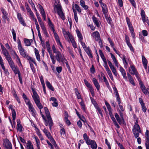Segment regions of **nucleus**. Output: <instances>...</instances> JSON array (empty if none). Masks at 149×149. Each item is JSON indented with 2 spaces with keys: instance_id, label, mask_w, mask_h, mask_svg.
<instances>
[{
  "instance_id": "51",
  "label": "nucleus",
  "mask_w": 149,
  "mask_h": 149,
  "mask_svg": "<svg viewBox=\"0 0 149 149\" xmlns=\"http://www.w3.org/2000/svg\"><path fill=\"white\" fill-rule=\"evenodd\" d=\"M71 41L72 45L74 48H76L77 47V45L75 41H74L73 38L72 39L70 40Z\"/></svg>"
},
{
  "instance_id": "55",
  "label": "nucleus",
  "mask_w": 149,
  "mask_h": 149,
  "mask_svg": "<svg viewBox=\"0 0 149 149\" xmlns=\"http://www.w3.org/2000/svg\"><path fill=\"white\" fill-rule=\"evenodd\" d=\"M97 109L98 113L100 114L101 116L102 117H103V115L102 113V111L101 110L100 108L98 107H96Z\"/></svg>"
},
{
  "instance_id": "60",
  "label": "nucleus",
  "mask_w": 149,
  "mask_h": 149,
  "mask_svg": "<svg viewBox=\"0 0 149 149\" xmlns=\"http://www.w3.org/2000/svg\"><path fill=\"white\" fill-rule=\"evenodd\" d=\"M23 127L22 125H17V130L20 132H22Z\"/></svg>"
},
{
  "instance_id": "15",
  "label": "nucleus",
  "mask_w": 149,
  "mask_h": 149,
  "mask_svg": "<svg viewBox=\"0 0 149 149\" xmlns=\"http://www.w3.org/2000/svg\"><path fill=\"white\" fill-rule=\"evenodd\" d=\"M93 82L98 91L100 89V85L97 79L93 78L92 79Z\"/></svg>"
},
{
  "instance_id": "48",
  "label": "nucleus",
  "mask_w": 149,
  "mask_h": 149,
  "mask_svg": "<svg viewBox=\"0 0 149 149\" xmlns=\"http://www.w3.org/2000/svg\"><path fill=\"white\" fill-rule=\"evenodd\" d=\"M51 142L52 143L53 145L56 148V147H57V145L55 141L53 138V137L51 139H50Z\"/></svg>"
},
{
  "instance_id": "38",
  "label": "nucleus",
  "mask_w": 149,
  "mask_h": 149,
  "mask_svg": "<svg viewBox=\"0 0 149 149\" xmlns=\"http://www.w3.org/2000/svg\"><path fill=\"white\" fill-rule=\"evenodd\" d=\"M61 137L63 138L65 136V130L64 128H62L60 131Z\"/></svg>"
},
{
  "instance_id": "42",
  "label": "nucleus",
  "mask_w": 149,
  "mask_h": 149,
  "mask_svg": "<svg viewBox=\"0 0 149 149\" xmlns=\"http://www.w3.org/2000/svg\"><path fill=\"white\" fill-rule=\"evenodd\" d=\"M24 41L26 46H29L31 45V43L29 40L25 38L24 39Z\"/></svg>"
},
{
  "instance_id": "39",
  "label": "nucleus",
  "mask_w": 149,
  "mask_h": 149,
  "mask_svg": "<svg viewBox=\"0 0 149 149\" xmlns=\"http://www.w3.org/2000/svg\"><path fill=\"white\" fill-rule=\"evenodd\" d=\"M36 133L38 135V137L41 141H42L44 140L43 137L41 133L40 132L39 130H38Z\"/></svg>"
},
{
  "instance_id": "24",
  "label": "nucleus",
  "mask_w": 149,
  "mask_h": 149,
  "mask_svg": "<svg viewBox=\"0 0 149 149\" xmlns=\"http://www.w3.org/2000/svg\"><path fill=\"white\" fill-rule=\"evenodd\" d=\"M43 131L49 139H51L52 137L49 132L46 128H45Z\"/></svg>"
},
{
  "instance_id": "46",
  "label": "nucleus",
  "mask_w": 149,
  "mask_h": 149,
  "mask_svg": "<svg viewBox=\"0 0 149 149\" xmlns=\"http://www.w3.org/2000/svg\"><path fill=\"white\" fill-rule=\"evenodd\" d=\"M63 34L64 36H65V35H67L70 39V40L73 38L72 36L69 32H65V33H64Z\"/></svg>"
},
{
  "instance_id": "12",
  "label": "nucleus",
  "mask_w": 149,
  "mask_h": 149,
  "mask_svg": "<svg viewBox=\"0 0 149 149\" xmlns=\"http://www.w3.org/2000/svg\"><path fill=\"white\" fill-rule=\"evenodd\" d=\"M89 143L87 144L88 145H91V148L92 149H97V145L95 141L91 140Z\"/></svg>"
},
{
  "instance_id": "64",
  "label": "nucleus",
  "mask_w": 149,
  "mask_h": 149,
  "mask_svg": "<svg viewBox=\"0 0 149 149\" xmlns=\"http://www.w3.org/2000/svg\"><path fill=\"white\" fill-rule=\"evenodd\" d=\"M99 52L100 56L101 57V58L102 59H103L105 57L102 50H99Z\"/></svg>"
},
{
  "instance_id": "40",
  "label": "nucleus",
  "mask_w": 149,
  "mask_h": 149,
  "mask_svg": "<svg viewBox=\"0 0 149 149\" xmlns=\"http://www.w3.org/2000/svg\"><path fill=\"white\" fill-rule=\"evenodd\" d=\"M22 97L23 98L26 104L30 102L29 99L27 98L26 95L24 93H23L22 95Z\"/></svg>"
},
{
  "instance_id": "63",
  "label": "nucleus",
  "mask_w": 149,
  "mask_h": 149,
  "mask_svg": "<svg viewBox=\"0 0 149 149\" xmlns=\"http://www.w3.org/2000/svg\"><path fill=\"white\" fill-rule=\"evenodd\" d=\"M50 58L51 59L52 62L53 64H54L56 62V60L54 57V56L53 55L50 56Z\"/></svg>"
},
{
  "instance_id": "49",
  "label": "nucleus",
  "mask_w": 149,
  "mask_h": 149,
  "mask_svg": "<svg viewBox=\"0 0 149 149\" xmlns=\"http://www.w3.org/2000/svg\"><path fill=\"white\" fill-rule=\"evenodd\" d=\"M51 142L52 143L53 145L56 148V147H57V145L55 141L53 138V137L51 139H50Z\"/></svg>"
},
{
  "instance_id": "43",
  "label": "nucleus",
  "mask_w": 149,
  "mask_h": 149,
  "mask_svg": "<svg viewBox=\"0 0 149 149\" xmlns=\"http://www.w3.org/2000/svg\"><path fill=\"white\" fill-rule=\"evenodd\" d=\"M145 134L146 136V141H149V131L148 130H146Z\"/></svg>"
},
{
  "instance_id": "36",
  "label": "nucleus",
  "mask_w": 149,
  "mask_h": 149,
  "mask_svg": "<svg viewBox=\"0 0 149 149\" xmlns=\"http://www.w3.org/2000/svg\"><path fill=\"white\" fill-rule=\"evenodd\" d=\"M68 114L65 115V122L68 125H69L71 124V122L68 119Z\"/></svg>"
},
{
  "instance_id": "7",
  "label": "nucleus",
  "mask_w": 149,
  "mask_h": 149,
  "mask_svg": "<svg viewBox=\"0 0 149 149\" xmlns=\"http://www.w3.org/2000/svg\"><path fill=\"white\" fill-rule=\"evenodd\" d=\"M26 104L28 107L29 111L31 112L32 115L35 117L36 115V111L31 102H29Z\"/></svg>"
},
{
  "instance_id": "8",
  "label": "nucleus",
  "mask_w": 149,
  "mask_h": 149,
  "mask_svg": "<svg viewBox=\"0 0 149 149\" xmlns=\"http://www.w3.org/2000/svg\"><path fill=\"white\" fill-rule=\"evenodd\" d=\"M130 72L132 74L135 75L136 77L137 78L138 80L139 79L138 74L136 71L135 67L132 65H131L129 69Z\"/></svg>"
},
{
  "instance_id": "35",
  "label": "nucleus",
  "mask_w": 149,
  "mask_h": 149,
  "mask_svg": "<svg viewBox=\"0 0 149 149\" xmlns=\"http://www.w3.org/2000/svg\"><path fill=\"white\" fill-rule=\"evenodd\" d=\"M44 109L47 118H48L49 117H51L50 115V112L47 108V107H45L44 108Z\"/></svg>"
},
{
  "instance_id": "11",
  "label": "nucleus",
  "mask_w": 149,
  "mask_h": 149,
  "mask_svg": "<svg viewBox=\"0 0 149 149\" xmlns=\"http://www.w3.org/2000/svg\"><path fill=\"white\" fill-rule=\"evenodd\" d=\"M17 17L19 21V22L24 26H26V24L22 17L21 14L20 13H18L17 14Z\"/></svg>"
},
{
  "instance_id": "59",
  "label": "nucleus",
  "mask_w": 149,
  "mask_h": 149,
  "mask_svg": "<svg viewBox=\"0 0 149 149\" xmlns=\"http://www.w3.org/2000/svg\"><path fill=\"white\" fill-rule=\"evenodd\" d=\"M127 46H128V47H129L130 50L134 52V49L133 48V47L132 46V45L130 43V42H129L127 44Z\"/></svg>"
},
{
  "instance_id": "54",
  "label": "nucleus",
  "mask_w": 149,
  "mask_h": 149,
  "mask_svg": "<svg viewBox=\"0 0 149 149\" xmlns=\"http://www.w3.org/2000/svg\"><path fill=\"white\" fill-rule=\"evenodd\" d=\"M74 7L76 9L78 12H79V13L81 12V10L79 6L77 4H75L74 5Z\"/></svg>"
},
{
  "instance_id": "34",
  "label": "nucleus",
  "mask_w": 149,
  "mask_h": 149,
  "mask_svg": "<svg viewBox=\"0 0 149 149\" xmlns=\"http://www.w3.org/2000/svg\"><path fill=\"white\" fill-rule=\"evenodd\" d=\"M76 32L77 36L79 38V41L82 40V36L80 32L78 30H77L76 31Z\"/></svg>"
},
{
  "instance_id": "4",
  "label": "nucleus",
  "mask_w": 149,
  "mask_h": 149,
  "mask_svg": "<svg viewBox=\"0 0 149 149\" xmlns=\"http://www.w3.org/2000/svg\"><path fill=\"white\" fill-rule=\"evenodd\" d=\"M18 48L20 54L24 57H26L27 54L24 49L22 47L21 43V41L19 39L17 40Z\"/></svg>"
},
{
  "instance_id": "47",
  "label": "nucleus",
  "mask_w": 149,
  "mask_h": 149,
  "mask_svg": "<svg viewBox=\"0 0 149 149\" xmlns=\"http://www.w3.org/2000/svg\"><path fill=\"white\" fill-rule=\"evenodd\" d=\"M81 100V101L80 103V105L81 106L82 110L84 111H85V106L84 103L83 102L82 99Z\"/></svg>"
},
{
  "instance_id": "14",
  "label": "nucleus",
  "mask_w": 149,
  "mask_h": 149,
  "mask_svg": "<svg viewBox=\"0 0 149 149\" xmlns=\"http://www.w3.org/2000/svg\"><path fill=\"white\" fill-rule=\"evenodd\" d=\"M92 36L96 41H97L99 40L100 39V34L97 31H96L93 33L92 35Z\"/></svg>"
},
{
  "instance_id": "31",
  "label": "nucleus",
  "mask_w": 149,
  "mask_h": 149,
  "mask_svg": "<svg viewBox=\"0 0 149 149\" xmlns=\"http://www.w3.org/2000/svg\"><path fill=\"white\" fill-rule=\"evenodd\" d=\"M83 138L84 140L85 141L86 144L89 143V142L91 140L89 139L88 136L86 133H85L83 134Z\"/></svg>"
},
{
  "instance_id": "45",
  "label": "nucleus",
  "mask_w": 149,
  "mask_h": 149,
  "mask_svg": "<svg viewBox=\"0 0 149 149\" xmlns=\"http://www.w3.org/2000/svg\"><path fill=\"white\" fill-rule=\"evenodd\" d=\"M14 53L15 54V55L16 56V61L18 63H19L20 65H22V64L21 63V62L20 61V58L17 54H16L15 51L14 52Z\"/></svg>"
},
{
  "instance_id": "52",
  "label": "nucleus",
  "mask_w": 149,
  "mask_h": 149,
  "mask_svg": "<svg viewBox=\"0 0 149 149\" xmlns=\"http://www.w3.org/2000/svg\"><path fill=\"white\" fill-rule=\"evenodd\" d=\"M105 103L108 110V111H109L111 110V107L107 101L105 102Z\"/></svg>"
},
{
  "instance_id": "37",
  "label": "nucleus",
  "mask_w": 149,
  "mask_h": 149,
  "mask_svg": "<svg viewBox=\"0 0 149 149\" xmlns=\"http://www.w3.org/2000/svg\"><path fill=\"white\" fill-rule=\"evenodd\" d=\"M27 149H34L33 145L31 142L29 141L26 146Z\"/></svg>"
},
{
  "instance_id": "5",
  "label": "nucleus",
  "mask_w": 149,
  "mask_h": 149,
  "mask_svg": "<svg viewBox=\"0 0 149 149\" xmlns=\"http://www.w3.org/2000/svg\"><path fill=\"white\" fill-rule=\"evenodd\" d=\"M126 20L131 35L132 37L134 38H135V36L134 35V29L133 27L132 24L130 22V19L128 17H126Z\"/></svg>"
},
{
  "instance_id": "6",
  "label": "nucleus",
  "mask_w": 149,
  "mask_h": 149,
  "mask_svg": "<svg viewBox=\"0 0 149 149\" xmlns=\"http://www.w3.org/2000/svg\"><path fill=\"white\" fill-rule=\"evenodd\" d=\"M55 57L57 61L59 63L61 62L63 63L66 59L65 58L64 55H62L60 52H58L56 54Z\"/></svg>"
},
{
  "instance_id": "16",
  "label": "nucleus",
  "mask_w": 149,
  "mask_h": 149,
  "mask_svg": "<svg viewBox=\"0 0 149 149\" xmlns=\"http://www.w3.org/2000/svg\"><path fill=\"white\" fill-rule=\"evenodd\" d=\"M92 19L94 24L97 27H99L100 26V23L99 20L97 18L94 16L93 17Z\"/></svg>"
},
{
  "instance_id": "28",
  "label": "nucleus",
  "mask_w": 149,
  "mask_h": 149,
  "mask_svg": "<svg viewBox=\"0 0 149 149\" xmlns=\"http://www.w3.org/2000/svg\"><path fill=\"white\" fill-rule=\"evenodd\" d=\"M1 10L3 15L2 16L3 18L4 19H6L7 18V13L5 10L3 8H1Z\"/></svg>"
},
{
  "instance_id": "26",
  "label": "nucleus",
  "mask_w": 149,
  "mask_h": 149,
  "mask_svg": "<svg viewBox=\"0 0 149 149\" xmlns=\"http://www.w3.org/2000/svg\"><path fill=\"white\" fill-rule=\"evenodd\" d=\"M2 51L3 55L5 56L6 57V59L8 58V57L9 58L10 57L8 52L6 48L2 50Z\"/></svg>"
},
{
  "instance_id": "18",
  "label": "nucleus",
  "mask_w": 149,
  "mask_h": 149,
  "mask_svg": "<svg viewBox=\"0 0 149 149\" xmlns=\"http://www.w3.org/2000/svg\"><path fill=\"white\" fill-rule=\"evenodd\" d=\"M120 71L122 75L125 79H127V77L126 72L124 69L121 67H120Z\"/></svg>"
},
{
  "instance_id": "41",
  "label": "nucleus",
  "mask_w": 149,
  "mask_h": 149,
  "mask_svg": "<svg viewBox=\"0 0 149 149\" xmlns=\"http://www.w3.org/2000/svg\"><path fill=\"white\" fill-rule=\"evenodd\" d=\"M48 24L52 30H53V29H54V26L53 24L52 23L51 21L49 18H48Z\"/></svg>"
},
{
  "instance_id": "29",
  "label": "nucleus",
  "mask_w": 149,
  "mask_h": 149,
  "mask_svg": "<svg viewBox=\"0 0 149 149\" xmlns=\"http://www.w3.org/2000/svg\"><path fill=\"white\" fill-rule=\"evenodd\" d=\"M122 60L125 68H127L128 65V63L126 59V56L125 55H123Z\"/></svg>"
},
{
  "instance_id": "17",
  "label": "nucleus",
  "mask_w": 149,
  "mask_h": 149,
  "mask_svg": "<svg viewBox=\"0 0 149 149\" xmlns=\"http://www.w3.org/2000/svg\"><path fill=\"white\" fill-rule=\"evenodd\" d=\"M142 61L144 68L146 69L147 68L148 61L144 56H142Z\"/></svg>"
},
{
  "instance_id": "32",
  "label": "nucleus",
  "mask_w": 149,
  "mask_h": 149,
  "mask_svg": "<svg viewBox=\"0 0 149 149\" xmlns=\"http://www.w3.org/2000/svg\"><path fill=\"white\" fill-rule=\"evenodd\" d=\"M84 83L86 86L89 88V90L93 88L92 86L86 79H84Z\"/></svg>"
},
{
  "instance_id": "50",
  "label": "nucleus",
  "mask_w": 149,
  "mask_h": 149,
  "mask_svg": "<svg viewBox=\"0 0 149 149\" xmlns=\"http://www.w3.org/2000/svg\"><path fill=\"white\" fill-rule=\"evenodd\" d=\"M1 66L3 70H4L5 73L7 74H8L9 73L8 72V70L5 69V68L4 65V64L1 65Z\"/></svg>"
},
{
  "instance_id": "33",
  "label": "nucleus",
  "mask_w": 149,
  "mask_h": 149,
  "mask_svg": "<svg viewBox=\"0 0 149 149\" xmlns=\"http://www.w3.org/2000/svg\"><path fill=\"white\" fill-rule=\"evenodd\" d=\"M111 120H112L115 126L117 127L118 128H120V126L118 124L117 122L116 121V120L113 117L111 118Z\"/></svg>"
},
{
  "instance_id": "19",
  "label": "nucleus",
  "mask_w": 149,
  "mask_h": 149,
  "mask_svg": "<svg viewBox=\"0 0 149 149\" xmlns=\"http://www.w3.org/2000/svg\"><path fill=\"white\" fill-rule=\"evenodd\" d=\"M47 121H48V124L49 125V127L50 130H51L52 127L53 125V123L51 117H49L47 118Z\"/></svg>"
},
{
  "instance_id": "9",
  "label": "nucleus",
  "mask_w": 149,
  "mask_h": 149,
  "mask_svg": "<svg viewBox=\"0 0 149 149\" xmlns=\"http://www.w3.org/2000/svg\"><path fill=\"white\" fill-rule=\"evenodd\" d=\"M107 61L108 62L110 68V69L111 70L112 72L116 76H117V72L115 68L114 67V66L112 64L111 62L109 60H108Z\"/></svg>"
},
{
  "instance_id": "53",
  "label": "nucleus",
  "mask_w": 149,
  "mask_h": 149,
  "mask_svg": "<svg viewBox=\"0 0 149 149\" xmlns=\"http://www.w3.org/2000/svg\"><path fill=\"white\" fill-rule=\"evenodd\" d=\"M113 89L114 90V92L115 95L116 96L119 95L118 90L115 86L113 87Z\"/></svg>"
},
{
  "instance_id": "57",
  "label": "nucleus",
  "mask_w": 149,
  "mask_h": 149,
  "mask_svg": "<svg viewBox=\"0 0 149 149\" xmlns=\"http://www.w3.org/2000/svg\"><path fill=\"white\" fill-rule=\"evenodd\" d=\"M108 41H109L111 46L112 47H114V44L113 42L111 40L110 38H108Z\"/></svg>"
},
{
  "instance_id": "27",
  "label": "nucleus",
  "mask_w": 149,
  "mask_h": 149,
  "mask_svg": "<svg viewBox=\"0 0 149 149\" xmlns=\"http://www.w3.org/2000/svg\"><path fill=\"white\" fill-rule=\"evenodd\" d=\"M11 68L15 74H18L20 73L18 68L17 66H15Z\"/></svg>"
},
{
  "instance_id": "22",
  "label": "nucleus",
  "mask_w": 149,
  "mask_h": 149,
  "mask_svg": "<svg viewBox=\"0 0 149 149\" xmlns=\"http://www.w3.org/2000/svg\"><path fill=\"white\" fill-rule=\"evenodd\" d=\"M35 54L36 56V58L37 60L39 62L41 61L40 56L38 50L36 48H35Z\"/></svg>"
},
{
  "instance_id": "2",
  "label": "nucleus",
  "mask_w": 149,
  "mask_h": 149,
  "mask_svg": "<svg viewBox=\"0 0 149 149\" xmlns=\"http://www.w3.org/2000/svg\"><path fill=\"white\" fill-rule=\"evenodd\" d=\"M138 120H136L132 129L133 133L136 138H137L139 136V133L141 132L140 128L138 124Z\"/></svg>"
},
{
  "instance_id": "58",
  "label": "nucleus",
  "mask_w": 149,
  "mask_h": 149,
  "mask_svg": "<svg viewBox=\"0 0 149 149\" xmlns=\"http://www.w3.org/2000/svg\"><path fill=\"white\" fill-rule=\"evenodd\" d=\"M79 42L82 45L84 49H85L87 47H86V46L85 43L82 42V40L79 41Z\"/></svg>"
},
{
  "instance_id": "10",
  "label": "nucleus",
  "mask_w": 149,
  "mask_h": 149,
  "mask_svg": "<svg viewBox=\"0 0 149 149\" xmlns=\"http://www.w3.org/2000/svg\"><path fill=\"white\" fill-rule=\"evenodd\" d=\"M39 7L40 9V11L42 17L43 18L44 20H46V16L45 13L44 9L42 6L40 4H38Z\"/></svg>"
},
{
  "instance_id": "21",
  "label": "nucleus",
  "mask_w": 149,
  "mask_h": 149,
  "mask_svg": "<svg viewBox=\"0 0 149 149\" xmlns=\"http://www.w3.org/2000/svg\"><path fill=\"white\" fill-rule=\"evenodd\" d=\"M110 54L111 55V58H112L114 63H115V65L117 66V67H118V63L115 56L111 53H110Z\"/></svg>"
},
{
  "instance_id": "1",
  "label": "nucleus",
  "mask_w": 149,
  "mask_h": 149,
  "mask_svg": "<svg viewBox=\"0 0 149 149\" xmlns=\"http://www.w3.org/2000/svg\"><path fill=\"white\" fill-rule=\"evenodd\" d=\"M32 90L33 92L32 96L36 106L39 109H42L43 107L40 102L39 96L33 88H32Z\"/></svg>"
},
{
  "instance_id": "30",
  "label": "nucleus",
  "mask_w": 149,
  "mask_h": 149,
  "mask_svg": "<svg viewBox=\"0 0 149 149\" xmlns=\"http://www.w3.org/2000/svg\"><path fill=\"white\" fill-rule=\"evenodd\" d=\"M46 84L47 87L50 89L52 91H54V88L52 86V85L48 81H46Z\"/></svg>"
},
{
  "instance_id": "13",
  "label": "nucleus",
  "mask_w": 149,
  "mask_h": 149,
  "mask_svg": "<svg viewBox=\"0 0 149 149\" xmlns=\"http://www.w3.org/2000/svg\"><path fill=\"white\" fill-rule=\"evenodd\" d=\"M100 4L102 8V11L103 14L106 16L108 12L106 5L103 3Z\"/></svg>"
},
{
  "instance_id": "3",
  "label": "nucleus",
  "mask_w": 149,
  "mask_h": 149,
  "mask_svg": "<svg viewBox=\"0 0 149 149\" xmlns=\"http://www.w3.org/2000/svg\"><path fill=\"white\" fill-rule=\"evenodd\" d=\"M54 7L56 9L57 13L60 17L64 20L65 19L64 15L62 11V8L61 4L58 2L57 4L54 6Z\"/></svg>"
},
{
  "instance_id": "56",
  "label": "nucleus",
  "mask_w": 149,
  "mask_h": 149,
  "mask_svg": "<svg viewBox=\"0 0 149 149\" xmlns=\"http://www.w3.org/2000/svg\"><path fill=\"white\" fill-rule=\"evenodd\" d=\"M141 106L143 111L144 112H146V111L147 109L145 106L144 103L141 104Z\"/></svg>"
},
{
  "instance_id": "62",
  "label": "nucleus",
  "mask_w": 149,
  "mask_h": 149,
  "mask_svg": "<svg viewBox=\"0 0 149 149\" xmlns=\"http://www.w3.org/2000/svg\"><path fill=\"white\" fill-rule=\"evenodd\" d=\"M62 70V68L61 66L57 67L56 68V70L58 73H60Z\"/></svg>"
},
{
  "instance_id": "23",
  "label": "nucleus",
  "mask_w": 149,
  "mask_h": 149,
  "mask_svg": "<svg viewBox=\"0 0 149 149\" xmlns=\"http://www.w3.org/2000/svg\"><path fill=\"white\" fill-rule=\"evenodd\" d=\"M6 60H7L11 68H12L15 66L14 63L13 62L11 57L8 58L6 59Z\"/></svg>"
},
{
  "instance_id": "25",
  "label": "nucleus",
  "mask_w": 149,
  "mask_h": 149,
  "mask_svg": "<svg viewBox=\"0 0 149 149\" xmlns=\"http://www.w3.org/2000/svg\"><path fill=\"white\" fill-rule=\"evenodd\" d=\"M4 142L6 147L7 148H11L12 147L11 143L8 139L5 140Z\"/></svg>"
},
{
  "instance_id": "20",
  "label": "nucleus",
  "mask_w": 149,
  "mask_h": 149,
  "mask_svg": "<svg viewBox=\"0 0 149 149\" xmlns=\"http://www.w3.org/2000/svg\"><path fill=\"white\" fill-rule=\"evenodd\" d=\"M84 50L89 57L93 58V56L91 53L92 52L89 47L85 49H84Z\"/></svg>"
},
{
  "instance_id": "61",
  "label": "nucleus",
  "mask_w": 149,
  "mask_h": 149,
  "mask_svg": "<svg viewBox=\"0 0 149 149\" xmlns=\"http://www.w3.org/2000/svg\"><path fill=\"white\" fill-rule=\"evenodd\" d=\"M29 64L30 65V66L31 69L32 70L33 72H35V70L34 68V67L33 64L30 61L29 62Z\"/></svg>"
},
{
  "instance_id": "44",
  "label": "nucleus",
  "mask_w": 149,
  "mask_h": 149,
  "mask_svg": "<svg viewBox=\"0 0 149 149\" xmlns=\"http://www.w3.org/2000/svg\"><path fill=\"white\" fill-rule=\"evenodd\" d=\"M12 33L13 36V39L15 41H16V33L14 29H13Z\"/></svg>"
}]
</instances>
